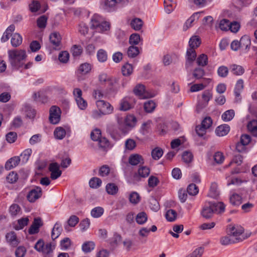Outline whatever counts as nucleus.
I'll return each instance as SVG.
<instances>
[{"mask_svg":"<svg viewBox=\"0 0 257 257\" xmlns=\"http://www.w3.org/2000/svg\"><path fill=\"white\" fill-rule=\"evenodd\" d=\"M225 206L222 202H206L202 210L201 215L206 219L211 218L213 214L217 212L222 213L225 211Z\"/></svg>","mask_w":257,"mask_h":257,"instance_id":"nucleus-1","label":"nucleus"},{"mask_svg":"<svg viewBox=\"0 0 257 257\" xmlns=\"http://www.w3.org/2000/svg\"><path fill=\"white\" fill-rule=\"evenodd\" d=\"M9 62L14 69L18 70L23 67V60L26 58L25 51L13 50L8 51Z\"/></svg>","mask_w":257,"mask_h":257,"instance_id":"nucleus-2","label":"nucleus"},{"mask_svg":"<svg viewBox=\"0 0 257 257\" xmlns=\"http://www.w3.org/2000/svg\"><path fill=\"white\" fill-rule=\"evenodd\" d=\"M226 232H228L236 243L243 241L250 235V233H244L243 228L238 225H229Z\"/></svg>","mask_w":257,"mask_h":257,"instance_id":"nucleus-3","label":"nucleus"},{"mask_svg":"<svg viewBox=\"0 0 257 257\" xmlns=\"http://www.w3.org/2000/svg\"><path fill=\"white\" fill-rule=\"evenodd\" d=\"M90 27L98 33H104L108 31L110 28V24L105 21L103 18L98 14H94L91 19Z\"/></svg>","mask_w":257,"mask_h":257,"instance_id":"nucleus-4","label":"nucleus"},{"mask_svg":"<svg viewBox=\"0 0 257 257\" xmlns=\"http://www.w3.org/2000/svg\"><path fill=\"white\" fill-rule=\"evenodd\" d=\"M128 0H101V6L108 12L115 11L118 8L126 6Z\"/></svg>","mask_w":257,"mask_h":257,"instance_id":"nucleus-5","label":"nucleus"},{"mask_svg":"<svg viewBox=\"0 0 257 257\" xmlns=\"http://www.w3.org/2000/svg\"><path fill=\"white\" fill-rule=\"evenodd\" d=\"M34 247L38 251L42 252L46 256L52 257V253L55 245L51 243H45L42 239H39L36 243Z\"/></svg>","mask_w":257,"mask_h":257,"instance_id":"nucleus-6","label":"nucleus"},{"mask_svg":"<svg viewBox=\"0 0 257 257\" xmlns=\"http://www.w3.org/2000/svg\"><path fill=\"white\" fill-rule=\"evenodd\" d=\"M73 95L78 108L85 110L87 107V102L82 96V90L79 88H75L73 89Z\"/></svg>","mask_w":257,"mask_h":257,"instance_id":"nucleus-7","label":"nucleus"},{"mask_svg":"<svg viewBox=\"0 0 257 257\" xmlns=\"http://www.w3.org/2000/svg\"><path fill=\"white\" fill-rule=\"evenodd\" d=\"M49 120L53 124L58 123L60 120L61 110L59 107L55 105L51 107L49 110Z\"/></svg>","mask_w":257,"mask_h":257,"instance_id":"nucleus-8","label":"nucleus"},{"mask_svg":"<svg viewBox=\"0 0 257 257\" xmlns=\"http://www.w3.org/2000/svg\"><path fill=\"white\" fill-rule=\"evenodd\" d=\"M96 105L98 109L103 114H109L113 112V106L109 102L103 100H97L96 101Z\"/></svg>","mask_w":257,"mask_h":257,"instance_id":"nucleus-9","label":"nucleus"},{"mask_svg":"<svg viewBox=\"0 0 257 257\" xmlns=\"http://www.w3.org/2000/svg\"><path fill=\"white\" fill-rule=\"evenodd\" d=\"M135 103V99L133 97H124L120 100L119 109L121 110L127 111L132 108Z\"/></svg>","mask_w":257,"mask_h":257,"instance_id":"nucleus-10","label":"nucleus"},{"mask_svg":"<svg viewBox=\"0 0 257 257\" xmlns=\"http://www.w3.org/2000/svg\"><path fill=\"white\" fill-rule=\"evenodd\" d=\"M134 93L139 96L141 99H145L150 97H153L154 95L151 94L145 90L144 85L138 84L134 89Z\"/></svg>","mask_w":257,"mask_h":257,"instance_id":"nucleus-11","label":"nucleus"},{"mask_svg":"<svg viewBox=\"0 0 257 257\" xmlns=\"http://www.w3.org/2000/svg\"><path fill=\"white\" fill-rule=\"evenodd\" d=\"M42 191L41 187L35 186L29 192L27 197L30 202H34L39 198L42 196Z\"/></svg>","mask_w":257,"mask_h":257,"instance_id":"nucleus-12","label":"nucleus"},{"mask_svg":"<svg viewBox=\"0 0 257 257\" xmlns=\"http://www.w3.org/2000/svg\"><path fill=\"white\" fill-rule=\"evenodd\" d=\"M120 88L119 79L117 77H111L109 79L107 89L110 93H116Z\"/></svg>","mask_w":257,"mask_h":257,"instance_id":"nucleus-13","label":"nucleus"},{"mask_svg":"<svg viewBox=\"0 0 257 257\" xmlns=\"http://www.w3.org/2000/svg\"><path fill=\"white\" fill-rule=\"evenodd\" d=\"M60 166L56 163H52L49 165V170L51 172V178L56 180L61 176L62 171L59 169Z\"/></svg>","mask_w":257,"mask_h":257,"instance_id":"nucleus-14","label":"nucleus"},{"mask_svg":"<svg viewBox=\"0 0 257 257\" xmlns=\"http://www.w3.org/2000/svg\"><path fill=\"white\" fill-rule=\"evenodd\" d=\"M251 139L249 135H243L240 137V142L236 146V149L239 152L243 151L245 150V146L247 145L250 142Z\"/></svg>","mask_w":257,"mask_h":257,"instance_id":"nucleus-15","label":"nucleus"},{"mask_svg":"<svg viewBox=\"0 0 257 257\" xmlns=\"http://www.w3.org/2000/svg\"><path fill=\"white\" fill-rule=\"evenodd\" d=\"M91 69V66L89 63H85L81 64L76 72L78 80H81L82 76L89 73Z\"/></svg>","mask_w":257,"mask_h":257,"instance_id":"nucleus-16","label":"nucleus"},{"mask_svg":"<svg viewBox=\"0 0 257 257\" xmlns=\"http://www.w3.org/2000/svg\"><path fill=\"white\" fill-rule=\"evenodd\" d=\"M128 163L132 166L142 165L144 163V160L141 155L138 154H133L130 156Z\"/></svg>","mask_w":257,"mask_h":257,"instance_id":"nucleus-17","label":"nucleus"},{"mask_svg":"<svg viewBox=\"0 0 257 257\" xmlns=\"http://www.w3.org/2000/svg\"><path fill=\"white\" fill-rule=\"evenodd\" d=\"M43 225L40 218H35L34 221L29 229L28 232L30 234L37 233L39 231V228Z\"/></svg>","mask_w":257,"mask_h":257,"instance_id":"nucleus-18","label":"nucleus"},{"mask_svg":"<svg viewBox=\"0 0 257 257\" xmlns=\"http://www.w3.org/2000/svg\"><path fill=\"white\" fill-rule=\"evenodd\" d=\"M195 49L189 47L187 50L186 66L187 67L190 66L196 58V53Z\"/></svg>","mask_w":257,"mask_h":257,"instance_id":"nucleus-19","label":"nucleus"},{"mask_svg":"<svg viewBox=\"0 0 257 257\" xmlns=\"http://www.w3.org/2000/svg\"><path fill=\"white\" fill-rule=\"evenodd\" d=\"M239 42L240 48L244 52H247L249 49L250 45V40L248 36L244 35L242 36Z\"/></svg>","mask_w":257,"mask_h":257,"instance_id":"nucleus-20","label":"nucleus"},{"mask_svg":"<svg viewBox=\"0 0 257 257\" xmlns=\"http://www.w3.org/2000/svg\"><path fill=\"white\" fill-rule=\"evenodd\" d=\"M7 242L13 247L17 246L19 243L16 234L14 231H11L8 233L6 235Z\"/></svg>","mask_w":257,"mask_h":257,"instance_id":"nucleus-21","label":"nucleus"},{"mask_svg":"<svg viewBox=\"0 0 257 257\" xmlns=\"http://www.w3.org/2000/svg\"><path fill=\"white\" fill-rule=\"evenodd\" d=\"M21 161L20 158L18 156L14 157L10 159L5 164V168L10 170L18 165Z\"/></svg>","mask_w":257,"mask_h":257,"instance_id":"nucleus-22","label":"nucleus"},{"mask_svg":"<svg viewBox=\"0 0 257 257\" xmlns=\"http://www.w3.org/2000/svg\"><path fill=\"white\" fill-rule=\"evenodd\" d=\"M230 131V127L228 124H224L217 127L215 133L219 137H223L226 135Z\"/></svg>","mask_w":257,"mask_h":257,"instance_id":"nucleus-23","label":"nucleus"},{"mask_svg":"<svg viewBox=\"0 0 257 257\" xmlns=\"http://www.w3.org/2000/svg\"><path fill=\"white\" fill-rule=\"evenodd\" d=\"M62 231V226L60 223L57 222L52 230L51 237L53 240H55L58 238L61 234Z\"/></svg>","mask_w":257,"mask_h":257,"instance_id":"nucleus-24","label":"nucleus"},{"mask_svg":"<svg viewBox=\"0 0 257 257\" xmlns=\"http://www.w3.org/2000/svg\"><path fill=\"white\" fill-rule=\"evenodd\" d=\"M246 201L244 198H241L239 195L237 194H233L230 197V202L231 204L234 206H237L240 204L241 203Z\"/></svg>","mask_w":257,"mask_h":257,"instance_id":"nucleus-25","label":"nucleus"},{"mask_svg":"<svg viewBox=\"0 0 257 257\" xmlns=\"http://www.w3.org/2000/svg\"><path fill=\"white\" fill-rule=\"evenodd\" d=\"M49 39L51 43L55 47H58L60 45L61 43V36L57 32L52 33L49 37Z\"/></svg>","mask_w":257,"mask_h":257,"instance_id":"nucleus-26","label":"nucleus"},{"mask_svg":"<svg viewBox=\"0 0 257 257\" xmlns=\"http://www.w3.org/2000/svg\"><path fill=\"white\" fill-rule=\"evenodd\" d=\"M201 12L194 13L186 22L184 26V29H187L191 27L193 23L196 20L199 19Z\"/></svg>","mask_w":257,"mask_h":257,"instance_id":"nucleus-27","label":"nucleus"},{"mask_svg":"<svg viewBox=\"0 0 257 257\" xmlns=\"http://www.w3.org/2000/svg\"><path fill=\"white\" fill-rule=\"evenodd\" d=\"M54 136L57 140H62L66 136V131L62 127H57L54 131Z\"/></svg>","mask_w":257,"mask_h":257,"instance_id":"nucleus-28","label":"nucleus"},{"mask_svg":"<svg viewBox=\"0 0 257 257\" xmlns=\"http://www.w3.org/2000/svg\"><path fill=\"white\" fill-rule=\"evenodd\" d=\"M22 37L19 33H15L12 35L11 44L13 47H17L22 44Z\"/></svg>","mask_w":257,"mask_h":257,"instance_id":"nucleus-29","label":"nucleus"},{"mask_svg":"<svg viewBox=\"0 0 257 257\" xmlns=\"http://www.w3.org/2000/svg\"><path fill=\"white\" fill-rule=\"evenodd\" d=\"M201 42V39L199 36H193L191 37L189 41V47L196 49L200 46Z\"/></svg>","mask_w":257,"mask_h":257,"instance_id":"nucleus-30","label":"nucleus"},{"mask_svg":"<svg viewBox=\"0 0 257 257\" xmlns=\"http://www.w3.org/2000/svg\"><path fill=\"white\" fill-rule=\"evenodd\" d=\"M247 129L251 133V134L257 137V120H252L250 121L247 124Z\"/></svg>","mask_w":257,"mask_h":257,"instance_id":"nucleus-31","label":"nucleus"},{"mask_svg":"<svg viewBox=\"0 0 257 257\" xmlns=\"http://www.w3.org/2000/svg\"><path fill=\"white\" fill-rule=\"evenodd\" d=\"M131 27L136 31L140 30L143 25V22L139 18H134L131 22Z\"/></svg>","mask_w":257,"mask_h":257,"instance_id":"nucleus-32","label":"nucleus"},{"mask_svg":"<svg viewBox=\"0 0 257 257\" xmlns=\"http://www.w3.org/2000/svg\"><path fill=\"white\" fill-rule=\"evenodd\" d=\"M235 115L234 110L229 109L225 111L221 115V118L224 121H229L233 119Z\"/></svg>","mask_w":257,"mask_h":257,"instance_id":"nucleus-33","label":"nucleus"},{"mask_svg":"<svg viewBox=\"0 0 257 257\" xmlns=\"http://www.w3.org/2000/svg\"><path fill=\"white\" fill-rule=\"evenodd\" d=\"M220 242L223 245H227L236 243L231 236L228 234V232H227V234L226 235L222 236L220 238Z\"/></svg>","mask_w":257,"mask_h":257,"instance_id":"nucleus-34","label":"nucleus"},{"mask_svg":"<svg viewBox=\"0 0 257 257\" xmlns=\"http://www.w3.org/2000/svg\"><path fill=\"white\" fill-rule=\"evenodd\" d=\"M140 51L137 46H131L128 48L127 54L128 57L135 58L139 55Z\"/></svg>","mask_w":257,"mask_h":257,"instance_id":"nucleus-35","label":"nucleus"},{"mask_svg":"<svg viewBox=\"0 0 257 257\" xmlns=\"http://www.w3.org/2000/svg\"><path fill=\"white\" fill-rule=\"evenodd\" d=\"M148 219L147 214L145 212H141L139 213L136 216V220L139 224H144L146 223Z\"/></svg>","mask_w":257,"mask_h":257,"instance_id":"nucleus-36","label":"nucleus"},{"mask_svg":"<svg viewBox=\"0 0 257 257\" xmlns=\"http://www.w3.org/2000/svg\"><path fill=\"white\" fill-rule=\"evenodd\" d=\"M226 179L227 180V186L230 185H239L242 183V181L240 179L232 176H226Z\"/></svg>","mask_w":257,"mask_h":257,"instance_id":"nucleus-37","label":"nucleus"},{"mask_svg":"<svg viewBox=\"0 0 257 257\" xmlns=\"http://www.w3.org/2000/svg\"><path fill=\"white\" fill-rule=\"evenodd\" d=\"M95 247V244L93 241H87L84 242L82 245V250L86 252H90L94 249Z\"/></svg>","mask_w":257,"mask_h":257,"instance_id":"nucleus-38","label":"nucleus"},{"mask_svg":"<svg viewBox=\"0 0 257 257\" xmlns=\"http://www.w3.org/2000/svg\"><path fill=\"white\" fill-rule=\"evenodd\" d=\"M121 71L123 75L126 76H129L133 73V66L128 63H126L124 65L122 66Z\"/></svg>","mask_w":257,"mask_h":257,"instance_id":"nucleus-39","label":"nucleus"},{"mask_svg":"<svg viewBox=\"0 0 257 257\" xmlns=\"http://www.w3.org/2000/svg\"><path fill=\"white\" fill-rule=\"evenodd\" d=\"M208 195L210 197L214 198H216L218 196L219 192L217 189V185L216 183H211Z\"/></svg>","mask_w":257,"mask_h":257,"instance_id":"nucleus-40","label":"nucleus"},{"mask_svg":"<svg viewBox=\"0 0 257 257\" xmlns=\"http://www.w3.org/2000/svg\"><path fill=\"white\" fill-rule=\"evenodd\" d=\"M243 88V81L242 79H239L237 81V82L235 84V88H234V90L235 96L238 97L240 96V92L242 90Z\"/></svg>","mask_w":257,"mask_h":257,"instance_id":"nucleus-41","label":"nucleus"},{"mask_svg":"<svg viewBox=\"0 0 257 257\" xmlns=\"http://www.w3.org/2000/svg\"><path fill=\"white\" fill-rule=\"evenodd\" d=\"M144 107L147 112H152L156 107V103L153 100H148L144 103Z\"/></svg>","mask_w":257,"mask_h":257,"instance_id":"nucleus-42","label":"nucleus"},{"mask_svg":"<svg viewBox=\"0 0 257 257\" xmlns=\"http://www.w3.org/2000/svg\"><path fill=\"white\" fill-rule=\"evenodd\" d=\"M177 212L173 209H169L165 214L166 219L170 222H173L175 220L177 217Z\"/></svg>","mask_w":257,"mask_h":257,"instance_id":"nucleus-43","label":"nucleus"},{"mask_svg":"<svg viewBox=\"0 0 257 257\" xmlns=\"http://www.w3.org/2000/svg\"><path fill=\"white\" fill-rule=\"evenodd\" d=\"M32 151L31 149H27L24 150L21 154V160L23 163H26L28 161Z\"/></svg>","mask_w":257,"mask_h":257,"instance_id":"nucleus-44","label":"nucleus"},{"mask_svg":"<svg viewBox=\"0 0 257 257\" xmlns=\"http://www.w3.org/2000/svg\"><path fill=\"white\" fill-rule=\"evenodd\" d=\"M197 64L200 66H205L208 63L207 56L204 54L199 55L196 59Z\"/></svg>","mask_w":257,"mask_h":257,"instance_id":"nucleus-45","label":"nucleus"},{"mask_svg":"<svg viewBox=\"0 0 257 257\" xmlns=\"http://www.w3.org/2000/svg\"><path fill=\"white\" fill-rule=\"evenodd\" d=\"M104 212V209L101 207H96L91 211V215L94 218L100 217Z\"/></svg>","mask_w":257,"mask_h":257,"instance_id":"nucleus-46","label":"nucleus"},{"mask_svg":"<svg viewBox=\"0 0 257 257\" xmlns=\"http://www.w3.org/2000/svg\"><path fill=\"white\" fill-rule=\"evenodd\" d=\"M141 39L139 34L134 33L132 34L129 39V43L132 45H137L139 44Z\"/></svg>","mask_w":257,"mask_h":257,"instance_id":"nucleus-47","label":"nucleus"},{"mask_svg":"<svg viewBox=\"0 0 257 257\" xmlns=\"http://www.w3.org/2000/svg\"><path fill=\"white\" fill-rule=\"evenodd\" d=\"M231 72L236 75H241L244 72V68L240 65H232L231 67Z\"/></svg>","mask_w":257,"mask_h":257,"instance_id":"nucleus-48","label":"nucleus"},{"mask_svg":"<svg viewBox=\"0 0 257 257\" xmlns=\"http://www.w3.org/2000/svg\"><path fill=\"white\" fill-rule=\"evenodd\" d=\"M205 74V72L203 69L201 68H195L192 73L193 77L196 79H200L203 78Z\"/></svg>","mask_w":257,"mask_h":257,"instance_id":"nucleus-49","label":"nucleus"},{"mask_svg":"<svg viewBox=\"0 0 257 257\" xmlns=\"http://www.w3.org/2000/svg\"><path fill=\"white\" fill-rule=\"evenodd\" d=\"M106 190L108 194L114 195L118 191V187L113 183H109L106 186Z\"/></svg>","mask_w":257,"mask_h":257,"instance_id":"nucleus-50","label":"nucleus"},{"mask_svg":"<svg viewBox=\"0 0 257 257\" xmlns=\"http://www.w3.org/2000/svg\"><path fill=\"white\" fill-rule=\"evenodd\" d=\"M25 111L27 116L30 118H34L36 115V110L30 105H26L25 106Z\"/></svg>","mask_w":257,"mask_h":257,"instance_id":"nucleus-51","label":"nucleus"},{"mask_svg":"<svg viewBox=\"0 0 257 257\" xmlns=\"http://www.w3.org/2000/svg\"><path fill=\"white\" fill-rule=\"evenodd\" d=\"M199 189L195 184H190L187 189V193L192 196H195L198 193Z\"/></svg>","mask_w":257,"mask_h":257,"instance_id":"nucleus-52","label":"nucleus"},{"mask_svg":"<svg viewBox=\"0 0 257 257\" xmlns=\"http://www.w3.org/2000/svg\"><path fill=\"white\" fill-rule=\"evenodd\" d=\"M97 57L99 62H105L107 59V55L106 52L103 49L99 50L97 53Z\"/></svg>","mask_w":257,"mask_h":257,"instance_id":"nucleus-53","label":"nucleus"},{"mask_svg":"<svg viewBox=\"0 0 257 257\" xmlns=\"http://www.w3.org/2000/svg\"><path fill=\"white\" fill-rule=\"evenodd\" d=\"M152 158L156 160H159L163 155L162 149L159 148H156L152 151Z\"/></svg>","mask_w":257,"mask_h":257,"instance_id":"nucleus-54","label":"nucleus"},{"mask_svg":"<svg viewBox=\"0 0 257 257\" xmlns=\"http://www.w3.org/2000/svg\"><path fill=\"white\" fill-rule=\"evenodd\" d=\"M71 51L74 57H78L81 54L83 49L81 46L75 45L71 48Z\"/></svg>","mask_w":257,"mask_h":257,"instance_id":"nucleus-55","label":"nucleus"},{"mask_svg":"<svg viewBox=\"0 0 257 257\" xmlns=\"http://www.w3.org/2000/svg\"><path fill=\"white\" fill-rule=\"evenodd\" d=\"M136 121V117L132 115H127L125 119V125L130 127H134Z\"/></svg>","mask_w":257,"mask_h":257,"instance_id":"nucleus-56","label":"nucleus"},{"mask_svg":"<svg viewBox=\"0 0 257 257\" xmlns=\"http://www.w3.org/2000/svg\"><path fill=\"white\" fill-rule=\"evenodd\" d=\"M129 200L132 203L136 204L140 202V196L136 192H133L129 196Z\"/></svg>","mask_w":257,"mask_h":257,"instance_id":"nucleus-57","label":"nucleus"},{"mask_svg":"<svg viewBox=\"0 0 257 257\" xmlns=\"http://www.w3.org/2000/svg\"><path fill=\"white\" fill-rule=\"evenodd\" d=\"M150 173V169L145 166L140 167L138 169V174L142 177L146 178L149 176Z\"/></svg>","mask_w":257,"mask_h":257,"instance_id":"nucleus-58","label":"nucleus"},{"mask_svg":"<svg viewBox=\"0 0 257 257\" xmlns=\"http://www.w3.org/2000/svg\"><path fill=\"white\" fill-rule=\"evenodd\" d=\"M102 183L101 180L96 177H94L91 179L89 181V184L90 187L93 188H96L100 186Z\"/></svg>","mask_w":257,"mask_h":257,"instance_id":"nucleus-59","label":"nucleus"},{"mask_svg":"<svg viewBox=\"0 0 257 257\" xmlns=\"http://www.w3.org/2000/svg\"><path fill=\"white\" fill-rule=\"evenodd\" d=\"M230 23L231 22L227 19H222L219 22V27L222 31H227L229 29Z\"/></svg>","mask_w":257,"mask_h":257,"instance_id":"nucleus-60","label":"nucleus"},{"mask_svg":"<svg viewBox=\"0 0 257 257\" xmlns=\"http://www.w3.org/2000/svg\"><path fill=\"white\" fill-rule=\"evenodd\" d=\"M108 132L113 140L116 141L120 138V135L116 127H113L109 128Z\"/></svg>","mask_w":257,"mask_h":257,"instance_id":"nucleus-61","label":"nucleus"},{"mask_svg":"<svg viewBox=\"0 0 257 257\" xmlns=\"http://www.w3.org/2000/svg\"><path fill=\"white\" fill-rule=\"evenodd\" d=\"M9 211L12 216H16L21 212V208L16 204H12L9 209Z\"/></svg>","mask_w":257,"mask_h":257,"instance_id":"nucleus-62","label":"nucleus"},{"mask_svg":"<svg viewBox=\"0 0 257 257\" xmlns=\"http://www.w3.org/2000/svg\"><path fill=\"white\" fill-rule=\"evenodd\" d=\"M91 139L94 141H97L101 137V133L99 129L96 128L93 130L90 134Z\"/></svg>","mask_w":257,"mask_h":257,"instance_id":"nucleus-63","label":"nucleus"},{"mask_svg":"<svg viewBox=\"0 0 257 257\" xmlns=\"http://www.w3.org/2000/svg\"><path fill=\"white\" fill-rule=\"evenodd\" d=\"M204 248L199 247L195 249L192 253L188 254L186 257H201L203 253Z\"/></svg>","mask_w":257,"mask_h":257,"instance_id":"nucleus-64","label":"nucleus"}]
</instances>
